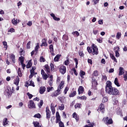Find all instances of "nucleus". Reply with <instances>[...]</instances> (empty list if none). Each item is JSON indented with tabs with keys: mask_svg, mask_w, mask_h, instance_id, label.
I'll list each match as a JSON object with an SVG mask.
<instances>
[{
	"mask_svg": "<svg viewBox=\"0 0 127 127\" xmlns=\"http://www.w3.org/2000/svg\"><path fill=\"white\" fill-rule=\"evenodd\" d=\"M27 96H28L30 100L32 99V97H33V95L30 94L29 92L27 93Z\"/></svg>",
	"mask_w": 127,
	"mask_h": 127,
	"instance_id": "nucleus-53",
	"label": "nucleus"
},
{
	"mask_svg": "<svg viewBox=\"0 0 127 127\" xmlns=\"http://www.w3.org/2000/svg\"><path fill=\"white\" fill-rule=\"evenodd\" d=\"M51 117V112H46L47 119H50Z\"/></svg>",
	"mask_w": 127,
	"mask_h": 127,
	"instance_id": "nucleus-47",
	"label": "nucleus"
},
{
	"mask_svg": "<svg viewBox=\"0 0 127 127\" xmlns=\"http://www.w3.org/2000/svg\"><path fill=\"white\" fill-rule=\"evenodd\" d=\"M107 79H108V78L107 77V76L102 75V81H107Z\"/></svg>",
	"mask_w": 127,
	"mask_h": 127,
	"instance_id": "nucleus-58",
	"label": "nucleus"
},
{
	"mask_svg": "<svg viewBox=\"0 0 127 127\" xmlns=\"http://www.w3.org/2000/svg\"><path fill=\"white\" fill-rule=\"evenodd\" d=\"M2 44L4 46V48H5V50L7 49V43L6 41L2 42Z\"/></svg>",
	"mask_w": 127,
	"mask_h": 127,
	"instance_id": "nucleus-40",
	"label": "nucleus"
},
{
	"mask_svg": "<svg viewBox=\"0 0 127 127\" xmlns=\"http://www.w3.org/2000/svg\"><path fill=\"white\" fill-rule=\"evenodd\" d=\"M93 76H94L95 77H98L99 76V71L98 70H95L94 71Z\"/></svg>",
	"mask_w": 127,
	"mask_h": 127,
	"instance_id": "nucleus-41",
	"label": "nucleus"
},
{
	"mask_svg": "<svg viewBox=\"0 0 127 127\" xmlns=\"http://www.w3.org/2000/svg\"><path fill=\"white\" fill-rule=\"evenodd\" d=\"M28 107L29 109H35L36 107H35V104L34 103V102H33V100L29 101Z\"/></svg>",
	"mask_w": 127,
	"mask_h": 127,
	"instance_id": "nucleus-9",
	"label": "nucleus"
},
{
	"mask_svg": "<svg viewBox=\"0 0 127 127\" xmlns=\"http://www.w3.org/2000/svg\"><path fill=\"white\" fill-rule=\"evenodd\" d=\"M35 127H41L40 124L38 122H35L33 123Z\"/></svg>",
	"mask_w": 127,
	"mask_h": 127,
	"instance_id": "nucleus-30",
	"label": "nucleus"
},
{
	"mask_svg": "<svg viewBox=\"0 0 127 127\" xmlns=\"http://www.w3.org/2000/svg\"><path fill=\"white\" fill-rule=\"evenodd\" d=\"M61 91L60 89H58L51 94V97H52V98H56L57 96L61 94V92H60Z\"/></svg>",
	"mask_w": 127,
	"mask_h": 127,
	"instance_id": "nucleus-6",
	"label": "nucleus"
},
{
	"mask_svg": "<svg viewBox=\"0 0 127 127\" xmlns=\"http://www.w3.org/2000/svg\"><path fill=\"white\" fill-rule=\"evenodd\" d=\"M8 32L12 33L13 32H15V30L13 28H11L8 30Z\"/></svg>",
	"mask_w": 127,
	"mask_h": 127,
	"instance_id": "nucleus-56",
	"label": "nucleus"
},
{
	"mask_svg": "<svg viewBox=\"0 0 127 127\" xmlns=\"http://www.w3.org/2000/svg\"><path fill=\"white\" fill-rule=\"evenodd\" d=\"M34 118H37V119H40V118H41V115H40V114H39V113L36 114L34 116Z\"/></svg>",
	"mask_w": 127,
	"mask_h": 127,
	"instance_id": "nucleus-50",
	"label": "nucleus"
},
{
	"mask_svg": "<svg viewBox=\"0 0 127 127\" xmlns=\"http://www.w3.org/2000/svg\"><path fill=\"white\" fill-rule=\"evenodd\" d=\"M38 49H39V43L37 44V46L35 47V50L34 51L36 52H38Z\"/></svg>",
	"mask_w": 127,
	"mask_h": 127,
	"instance_id": "nucleus-46",
	"label": "nucleus"
},
{
	"mask_svg": "<svg viewBox=\"0 0 127 127\" xmlns=\"http://www.w3.org/2000/svg\"><path fill=\"white\" fill-rule=\"evenodd\" d=\"M50 66L51 67V71L53 72V71H54V69H55V68L54 67V64L52 63H51Z\"/></svg>",
	"mask_w": 127,
	"mask_h": 127,
	"instance_id": "nucleus-42",
	"label": "nucleus"
},
{
	"mask_svg": "<svg viewBox=\"0 0 127 127\" xmlns=\"http://www.w3.org/2000/svg\"><path fill=\"white\" fill-rule=\"evenodd\" d=\"M17 73L18 76H19V77H22V73L21 72V69L20 67L18 68Z\"/></svg>",
	"mask_w": 127,
	"mask_h": 127,
	"instance_id": "nucleus-29",
	"label": "nucleus"
},
{
	"mask_svg": "<svg viewBox=\"0 0 127 127\" xmlns=\"http://www.w3.org/2000/svg\"><path fill=\"white\" fill-rule=\"evenodd\" d=\"M45 91H46V87L45 86H41L40 88L39 93L42 95V94H44Z\"/></svg>",
	"mask_w": 127,
	"mask_h": 127,
	"instance_id": "nucleus-14",
	"label": "nucleus"
},
{
	"mask_svg": "<svg viewBox=\"0 0 127 127\" xmlns=\"http://www.w3.org/2000/svg\"><path fill=\"white\" fill-rule=\"evenodd\" d=\"M64 108L65 106H64V104H62L61 106L59 107V109L60 110V111H63Z\"/></svg>",
	"mask_w": 127,
	"mask_h": 127,
	"instance_id": "nucleus-51",
	"label": "nucleus"
},
{
	"mask_svg": "<svg viewBox=\"0 0 127 127\" xmlns=\"http://www.w3.org/2000/svg\"><path fill=\"white\" fill-rule=\"evenodd\" d=\"M36 67L35 66H33L32 67V69L30 70V73L31 74H36L35 72L34 71L35 70H36Z\"/></svg>",
	"mask_w": 127,
	"mask_h": 127,
	"instance_id": "nucleus-34",
	"label": "nucleus"
},
{
	"mask_svg": "<svg viewBox=\"0 0 127 127\" xmlns=\"http://www.w3.org/2000/svg\"><path fill=\"white\" fill-rule=\"evenodd\" d=\"M7 91L5 93V95L8 98H10V97H11V95H12V93H13V91H11V88H10V87H8L7 88Z\"/></svg>",
	"mask_w": 127,
	"mask_h": 127,
	"instance_id": "nucleus-5",
	"label": "nucleus"
},
{
	"mask_svg": "<svg viewBox=\"0 0 127 127\" xmlns=\"http://www.w3.org/2000/svg\"><path fill=\"white\" fill-rule=\"evenodd\" d=\"M64 84H65V82H64V81L63 80L62 81L58 87V89L60 90V91H61V89H63Z\"/></svg>",
	"mask_w": 127,
	"mask_h": 127,
	"instance_id": "nucleus-15",
	"label": "nucleus"
},
{
	"mask_svg": "<svg viewBox=\"0 0 127 127\" xmlns=\"http://www.w3.org/2000/svg\"><path fill=\"white\" fill-rule=\"evenodd\" d=\"M19 59L21 64L24 62V57L23 56H21L19 58Z\"/></svg>",
	"mask_w": 127,
	"mask_h": 127,
	"instance_id": "nucleus-43",
	"label": "nucleus"
},
{
	"mask_svg": "<svg viewBox=\"0 0 127 127\" xmlns=\"http://www.w3.org/2000/svg\"><path fill=\"white\" fill-rule=\"evenodd\" d=\"M58 100H59L60 102H64V100H65V98L64 96H60L58 98Z\"/></svg>",
	"mask_w": 127,
	"mask_h": 127,
	"instance_id": "nucleus-31",
	"label": "nucleus"
},
{
	"mask_svg": "<svg viewBox=\"0 0 127 127\" xmlns=\"http://www.w3.org/2000/svg\"><path fill=\"white\" fill-rule=\"evenodd\" d=\"M114 84L117 87H121V84H120V83L119 82V79L118 77L115 78L114 80Z\"/></svg>",
	"mask_w": 127,
	"mask_h": 127,
	"instance_id": "nucleus-18",
	"label": "nucleus"
},
{
	"mask_svg": "<svg viewBox=\"0 0 127 127\" xmlns=\"http://www.w3.org/2000/svg\"><path fill=\"white\" fill-rule=\"evenodd\" d=\"M31 44V42L29 41L26 45L27 49H30V44Z\"/></svg>",
	"mask_w": 127,
	"mask_h": 127,
	"instance_id": "nucleus-52",
	"label": "nucleus"
},
{
	"mask_svg": "<svg viewBox=\"0 0 127 127\" xmlns=\"http://www.w3.org/2000/svg\"><path fill=\"white\" fill-rule=\"evenodd\" d=\"M12 24H13L14 25H16L17 24V20L15 18H13L12 20Z\"/></svg>",
	"mask_w": 127,
	"mask_h": 127,
	"instance_id": "nucleus-44",
	"label": "nucleus"
},
{
	"mask_svg": "<svg viewBox=\"0 0 127 127\" xmlns=\"http://www.w3.org/2000/svg\"><path fill=\"white\" fill-rule=\"evenodd\" d=\"M51 110L52 111V113L54 115V114H55V108L52 106V103L51 105Z\"/></svg>",
	"mask_w": 127,
	"mask_h": 127,
	"instance_id": "nucleus-37",
	"label": "nucleus"
},
{
	"mask_svg": "<svg viewBox=\"0 0 127 127\" xmlns=\"http://www.w3.org/2000/svg\"><path fill=\"white\" fill-rule=\"evenodd\" d=\"M77 95V92L76 91H74L73 92L69 94V98H72L73 97H75Z\"/></svg>",
	"mask_w": 127,
	"mask_h": 127,
	"instance_id": "nucleus-27",
	"label": "nucleus"
},
{
	"mask_svg": "<svg viewBox=\"0 0 127 127\" xmlns=\"http://www.w3.org/2000/svg\"><path fill=\"white\" fill-rule=\"evenodd\" d=\"M91 79L92 88L93 89H94V90H97V86H98V82H97V80L95 78H94V76L91 77Z\"/></svg>",
	"mask_w": 127,
	"mask_h": 127,
	"instance_id": "nucleus-4",
	"label": "nucleus"
},
{
	"mask_svg": "<svg viewBox=\"0 0 127 127\" xmlns=\"http://www.w3.org/2000/svg\"><path fill=\"white\" fill-rule=\"evenodd\" d=\"M71 71H73L74 72V74L75 76H78V72H77V70H76L75 67L72 68Z\"/></svg>",
	"mask_w": 127,
	"mask_h": 127,
	"instance_id": "nucleus-48",
	"label": "nucleus"
},
{
	"mask_svg": "<svg viewBox=\"0 0 127 127\" xmlns=\"http://www.w3.org/2000/svg\"><path fill=\"white\" fill-rule=\"evenodd\" d=\"M10 59L12 63H13V64H15V62H16V60H15V55L13 54H10Z\"/></svg>",
	"mask_w": 127,
	"mask_h": 127,
	"instance_id": "nucleus-11",
	"label": "nucleus"
},
{
	"mask_svg": "<svg viewBox=\"0 0 127 127\" xmlns=\"http://www.w3.org/2000/svg\"><path fill=\"white\" fill-rule=\"evenodd\" d=\"M110 56L111 59H112V60H114V62H116V63H118V61L117 60L116 57L114 56V54H110Z\"/></svg>",
	"mask_w": 127,
	"mask_h": 127,
	"instance_id": "nucleus-20",
	"label": "nucleus"
},
{
	"mask_svg": "<svg viewBox=\"0 0 127 127\" xmlns=\"http://www.w3.org/2000/svg\"><path fill=\"white\" fill-rule=\"evenodd\" d=\"M68 91H69V87L68 86H66L64 91V95H66L67 94V92H68Z\"/></svg>",
	"mask_w": 127,
	"mask_h": 127,
	"instance_id": "nucleus-45",
	"label": "nucleus"
},
{
	"mask_svg": "<svg viewBox=\"0 0 127 127\" xmlns=\"http://www.w3.org/2000/svg\"><path fill=\"white\" fill-rule=\"evenodd\" d=\"M32 60H30L28 63L26 64V68L27 69H29V68L31 67V66H32V63L31 62Z\"/></svg>",
	"mask_w": 127,
	"mask_h": 127,
	"instance_id": "nucleus-23",
	"label": "nucleus"
},
{
	"mask_svg": "<svg viewBox=\"0 0 127 127\" xmlns=\"http://www.w3.org/2000/svg\"><path fill=\"white\" fill-rule=\"evenodd\" d=\"M69 63L70 62L69 61V59L67 58V59L64 62V65H65L66 66H68Z\"/></svg>",
	"mask_w": 127,
	"mask_h": 127,
	"instance_id": "nucleus-54",
	"label": "nucleus"
},
{
	"mask_svg": "<svg viewBox=\"0 0 127 127\" xmlns=\"http://www.w3.org/2000/svg\"><path fill=\"white\" fill-rule=\"evenodd\" d=\"M63 39L64 41H67V40H68V39H69V37H68V36L67 35L64 34L63 35Z\"/></svg>",
	"mask_w": 127,
	"mask_h": 127,
	"instance_id": "nucleus-33",
	"label": "nucleus"
},
{
	"mask_svg": "<svg viewBox=\"0 0 127 127\" xmlns=\"http://www.w3.org/2000/svg\"><path fill=\"white\" fill-rule=\"evenodd\" d=\"M97 111H100V112H101L102 114H104L105 113V111H106L105 105H104L103 103H101L99 106V108Z\"/></svg>",
	"mask_w": 127,
	"mask_h": 127,
	"instance_id": "nucleus-7",
	"label": "nucleus"
},
{
	"mask_svg": "<svg viewBox=\"0 0 127 127\" xmlns=\"http://www.w3.org/2000/svg\"><path fill=\"white\" fill-rule=\"evenodd\" d=\"M40 62H45V59L43 57H40Z\"/></svg>",
	"mask_w": 127,
	"mask_h": 127,
	"instance_id": "nucleus-60",
	"label": "nucleus"
},
{
	"mask_svg": "<svg viewBox=\"0 0 127 127\" xmlns=\"http://www.w3.org/2000/svg\"><path fill=\"white\" fill-rule=\"evenodd\" d=\"M44 68H45V71H46L47 73H50V67H49L48 64H45Z\"/></svg>",
	"mask_w": 127,
	"mask_h": 127,
	"instance_id": "nucleus-19",
	"label": "nucleus"
},
{
	"mask_svg": "<svg viewBox=\"0 0 127 127\" xmlns=\"http://www.w3.org/2000/svg\"><path fill=\"white\" fill-rule=\"evenodd\" d=\"M60 72L63 75L66 73V66L65 65H61L60 66Z\"/></svg>",
	"mask_w": 127,
	"mask_h": 127,
	"instance_id": "nucleus-8",
	"label": "nucleus"
},
{
	"mask_svg": "<svg viewBox=\"0 0 127 127\" xmlns=\"http://www.w3.org/2000/svg\"><path fill=\"white\" fill-rule=\"evenodd\" d=\"M81 106H82V104H81L80 103H76L74 107H75V109H80Z\"/></svg>",
	"mask_w": 127,
	"mask_h": 127,
	"instance_id": "nucleus-38",
	"label": "nucleus"
},
{
	"mask_svg": "<svg viewBox=\"0 0 127 127\" xmlns=\"http://www.w3.org/2000/svg\"><path fill=\"white\" fill-rule=\"evenodd\" d=\"M71 34H73V35L74 36L76 35L77 37L80 35V33H79V32L77 31L72 32Z\"/></svg>",
	"mask_w": 127,
	"mask_h": 127,
	"instance_id": "nucleus-39",
	"label": "nucleus"
},
{
	"mask_svg": "<svg viewBox=\"0 0 127 127\" xmlns=\"http://www.w3.org/2000/svg\"><path fill=\"white\" fill-rule=\"evenodd\" d=\"M41 75H42L43 78L44 80H47V78H48V75L45 73V71L44 69H41Z\"/></svg>",
	"mask_w": 127,
	"mask_h": 127,
	"instance_id": "nucleus-10",
	"label": "nucleus"
},
{
	"mask_svg": "<svg viewBox=\"0 0 127 127\" xmlns=\"http://www.w3.org/2000/svg\"><path fill=\"white\" fill-rule=\"evenodd\" d=\"M42 41V43L41 44V47H42L43 46L46 47L48 46V44H47V42H46V39H43Z\"/></svg>",
	"mask_w": 127,
	"mask_h": 127,
	"instance_id": "nucleus-16",
	"label": "nucleus"
},
{
	"mask_svg": "<svg viewBox=\"0 0 127 127\" xmlns=\"http://www.w3.org/2000/svg\"><path fill=\"white\" fill-rule=\"evenodd\" d=\"M53 90V87H47V91L48 92H50V91H52Z\"/></svg>",
	"mask_w": 127,
	"mask_h": 127,
	"instance_id": "nucleus-62",
	"label": "nucleus"
},
{
	"mask_svg": "<svg viewBox=\"0 0 127 127\" xmlns=\"http://www.w3.org/2000/svg\"><path fill=\"white\" fill-rule=\"evenodd\" d=\"M108 102V97H104L102 99V103H107Z\"/></svg>",
	"mask_w": 127,
	"mask_h": 127,
	"instance_id": "nucleus-49",
	"label": "nucleus"
},
{
	"mask_svg": "<svg viewBox=\"0 0 127 127\" xmlns=\"http://www.w3.org/2000/svg\"><path fill=\"white\" fill-rule=\"evenodd\" d=\"M79 99H80V100H87V97L85 96H83L81 97H79Z\"/></svg>",
	"mask_w": 127,
	"mask_h": 127,
	"instance_id": "nucleus-64",
	"label": "nucleus"
},
{
	"mask_svg": "<svg viewBox=\"0 0 127 127\" xmlns=\"http://www.w3.org/2000/svg\"><path fill=\"white\" fill-rule=\"evenodd\" d=\"M72 118L75 119L76 122H78V121H79V117H78V116L77 115V113H76V112L73 113Z\"/></svg>",
	"mask_w": 127,
	"mask_h": 127,
	"instance_id": "nucleus-24",
	"label": "nucleus"
},
{
	"mask_svg": "<svg viewBox=\"0 0 127 127\" xmlns=\"http://www.w3.org/2000/svg\"><path fill=\"white\" fill-rule=\"evenodd\" d=\"M124 71H125V70L124 69L123 67H120L119 68V76H122V75H123L124 73H125Z\"/></svg>",
	"mask_w": 127,
	"mask_h": 127,
	"instance_id": "nucleus-22",
	"label": "nucleus"
},
{
	"mask_svg": "<svg viewBox=\"0 0 127 127\" xmlns=\"http://www.w3.org/2000/svg\"><path fill=\"white\" fill-rule=\"evenodd\" d=\"M103 121H104V123H105L106 125H113V124H114L113 119H112V118H110L109 119L108 117L103 118Z\"/></svg>",
	"mask_w": 127,
	"mask_h": 127,
	"instance_id": "nucleus-3",
	"label": "nucleus"
},
{
	"mask_svg": "<svg viewBox=\"0 0 127 127\" xmlns=\"http://www.w3.org/2000/svg\"><path fill=\"white\" fill-rule=\"evenodd\" d=\"M121 37H122V33H121V32H118L117 33V35H116V38H117V39H120L121 38Z\"/></svg>",
	"mask_w": 127,
	"mask_h": 127,
	"instance_id": "nucleus-32",
	"label": "nucleus"
},
{
	"mask_svg": "<svg viewBox=\"0 0 127 127\" xmlns=\"http://www.w3.org/2000/svg\"><path fill=\"white\" fill-rule=\"evenodd\" d=\"M8 125V121H7V118H5L3 120V126L4 127L5 126H7Z\"/></svg>",
	"mask_w": 127,
	"mask_h": 127,
	"instance_id": "nucleus-25",
	"label": "nucleus"
},
{
	"mask_svg": "<svg viewBox=\"0 0 127 127\" xmlns=\"http://www.w3.org/2000/svg\"><path fill=\"white\" fill-rule=\"evenodd\" d=\"M29 86H32V87H35V85H34V82L33 81L31 80L30 81V84H29Z\"/></svg>",
	"mask_w": 127,
	"mask_h": 127,
	"instance_id": "nucleus-59",
	"label": "nucleus"
},
{
	"mask_svg": "<svg viewBox=\"0 0 127 127\" xmlns=\"http://www.w3.org/2000/svg\"><path fill=\"white\" fill-rule=\"evenodd\" d=\"M84 91H85L84 87L82 86H79L78 89V95L83 94V93H84Z\"/></svg>",
	"mask_w": 127,
	"mask_h": 127,
	"instance_id": "nucleus-12",
	"label": "nucleus"
},
{
	"mask_svg": "<svg viewBox=\"0 0 127 127\" xmlns=\"http://www.w3.org/2000/svg\"><path fill=\"white\" fill-rule=\"evenodd\" d=\"M25 53V52L24 51V50H23V49H22L21 48L20 49V55H21V56H24V53Z\"/></svg>",
	"mask_w": 127,
	"mask_h": 127,
	"instance_id": "nucleus-36",
	"label": "nucleus"
},
{
	"mask_svg": "<svg viewBox=\"0 0 127 127\" xmlns=\"http://www.w3.org/2000/svg\"><path fill=\"white\" fill-rule=\"evenodd\" d=\"M85 75H86V72H85V71H84L83 70H80V76L81 78H82V79H84V76H85Z\"/></svg>",
	"mask_w": 127,
	"mask_h": 127,
	"instance_id": "nucleus-28",
	"label": "nucleus"
},
{
	"mask_svg": "<svg viewBox=\"0 0 127 127\" xmlns=\"http://www.w3.org/2000/svg\"><path fill=\"white\" fill-rule=\"evenodd\" d=\"M14 84L16 85V86H18V84H19V77H18V76H17L15 78Z\"/></svg>",
	"mask_w": 127,
	"mask_h": 127,
	"instance_id": "nucleus-26",
	"label": "nucleus"
},
{
	"mask_svg": "<svg viewBox=\"0 0 127 127\" xmlns=\"http://www.w3.org/2000/svg\"><path fill=\"white\" fill-rule=\"evenodd\" d=\"M60 57H61V55H57L55 57L54 61L55 62H58V61H59V59H60Z\"/></svg>",
	"mask_w": 127,
	"mask_h": 127,
	"instance_id": "nucleus-21",
	"label": "nucleus"
},
{
	"mask_svg": "<svg viewBox=\"0 0 127 127\" xmlns=\"http://www.w3.org/2000/svg\"><path fill=\"white\" fill-rule=\"evenodd\" d=\"M87 50L89 54L91 53L92 55H98L99 54V49L95 44H92L91 49L90 47H87Z\"/></svg>",
	"mask_w": 127,
	"mask_h": 127,
	"instance_id": "nucleus-2",
	"label": "nucleus"
},
{
	"mask_svg": "<svg viewBox=\"0 0 127 127\" xmlns=\"http://www.w3.org/2000/svg\"><path fill=\"white\" fill-rule=\"evenodd\" d=\"M50 15L52 16V17H53V19H54V20H56V21H59V20H60V18L56 17L54 13H52L50 14Z\"/></svg>",
	"mask_w": 127,
	"mask_h": 127,
	"instance_id": "nucleus-17",
	"label": "nucleus"
},
{
	"mask_svg": "<svg viewBox=\"0 0 127 127\" xmlns=\"http://www.w3.org/2000/svg\"><path fill=\"white\" fill-rule=\"evenodd\" d=\"M49 50H50V52L52 54V55H53L54 56V47L53 45H50L49 46Z\"/></svg>",
	"mask_w": 127,
	"mask_h": 127,
	"instance_id": "nucleus-13",
	"label": "nucleus"
},
{
	"mask_svg": "<svg viewBox=\"0 0 127 127\" xmlns=\"http://www.w3.org/2000/svg\"><path fill=\"white\" fill-rule=\"evenodd\" d=\"M43 105V100H41L39 104L38 105L39 108H41L42 107V105Z\"/></svg>",
	"mask_w": 127,
	"mask_h": 127,
	"instance_id": "nucleus-61",
	"label": "nucleus"
},
{
	"mask_svg": "<svg viewBox=\"0 0 127 127\" xmlns=\"http://www.w3.org/2000/svg\"><path fill=\"white\" fill-rule=\"evenodd\" d=\"M56 120H61V117H60V114H59V112H56Z\"/></svg>",
	"mask_w": 127,
	"mask_h": 127,
	"instance_id": "nucleus-35",
	"label": "nucleus"
},
{
	"mask_svg": "<svg viewBox=\"0 0 127 127\" xmlns=\"http://www.w3.org/2000/svg\"><path fill=\"white\" fill-rule=\"evenodd\" d=\"M59 127H65V126H64V123L62 122V121H60L59 123Z\"/></svg>",
	"mask_w": 127,
	"mask_h": 127,
	"instance_id": "nucleus-57",
	"label": "nucleus"
},
{
	"mask_svg": "<svg viewBox=\"0 0 127 127\" xmlns=\"http://www.w3.org/2000/svg\"><path fill=\"white\" fill-rule=\"evenodd\" d=\"M78 54L80 57H84L85 54H84V53L83 51H79Z\"/></svg>",
	"mask_w": 127,
	"mask_h": 127,
	"instance_id": "nucleus-55",
	"label": "nucleus"
},
{
	"mask_svg": "<svg viewBox=\"0 0 127 127\" xmlns=\"http://www.w3.org/2000/svg\"><path fill=\"white\" fill-rule=\"evenodd\" d=\"M120 51H115V56L116 57H120V53H119Z\"/></svg>",
	"mask_w": 127,
	"mask_h": 127,
	"instance_id": "nucleus-63",
	"label": "nucleus"
},
{
	"mask_svg": "<svg viewBox=\"0 0 127 127\" xmlns=\"http://www.w3.org/2000/svg\"><path fill=\"white\" fill-rule=\"evenodd\" d=\"M105 92L109 95H113L114 96H118V97L121 96L120 90H118L116 87H113L112 82L110 80H108L106 82Z\"/></svg>",
	"mask_w": 127,
	"mask_h": 127,
	"instance_id": "nucleus-1",
	"label": "nucleus"
}]
</instances>
